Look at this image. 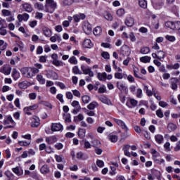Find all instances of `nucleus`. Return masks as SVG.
Here are the masks:
<instances>
[{
  "label": "nucleus",
  "instance_id": "79ce46f5",
  "mask_svg": "<svg viewBox=\"0 0 180 180\" xmlns=\"http://www.w3.org/2000/svg\"><path fill=\"white\" fill-rule=\"evenodd\" d=\"M163 6H164V3L163 2H158V3H155L153 5L155 9H156V10L161 9Z\"/></svg>",
  "mask_w": 180,
  "mask_h": 180
},
{
  "label": "nucleus",
  "instance_id": "f3484780",
  "mask_svg": "<svg viewBox=\"0 0 180 180\" xmlns=\"http://www.w3.org/2000/svg\"><path fill=\"white\" fill-rule=\"evenodd\" d=\"M155 140L158 144H162L164 143V136L161 134H156L155 136Z\"/></svg>",
  "mask_w": 180,
  "mask_h": 180
},
{
  "label": "nucleus",
  "instance_id": "1a4fd4ad",
  "mask_svg": "<svg viewBox=\"0 0 180 180\" xmlns=\"http://www.w3.org/2000/svg\"><path fill=\"white\" fill-rule=\"evenodd\" d=\"M114 122H115V123H117V124H118V126L122 127V129H123L126 131H127V130H129V129L127 128V126H126V124H124V122H123L122 120L114 119Z\"/></svg>",
  "mask_w": 180,
  "mask_h": 180
},
{
  "label": "nucleus",
  "instance_id": "5fc2aeb1",
  "mask_svg": "<svg viewBox=\"0 0 180 180\" xmlns=\"http://www.w3.org/2000/svg\"><path fill=\"white\" fill-rule=\"evenodd\" d=\"M35 8H37L39 11H43L44 9V6L40 3H36Z\"/></svg>",
  "mask_w": 180,
  "mask_h": 180
},
{
  "label": "nucleus",
  "instance_id": "0eeeda50",
  "mask_svg": "<svg viewBox=\"0 0 180 180\" xmlns=\"http://www.w3.org/2000/svg\"><path fill=\"white\" fill-rule=\"evenodd\" d=\"M63 129H64V127L60 123L52 124V126L51 128L52 131H63Z\"/></svg>",
  "mask_w": 180,
  "mask_h": 180
},
{
  "label": "nucleus",
  "instance_id": "5701e85b",
  "mask_svg": "<svg viewBox=\"0 0 180 180\" xmlns=\"http://www.w3.org/2000/svg\"><path fill=\"white\" fill-rule=\"evenodd\" d=\"M86 133V130H85V129H79L78 131V136L80 139H84V137H85Z\"/></svg>",
  "mask_w": 180,
  "mask_h": 180
},
{
  "label": "nucleus",
  "instance_id": "f704fd0d",
  "mask_svg": "<svg viewBox=\"0 0 180 180\" xmlns=\"http://www.w3.org/2000/svg\"><path fill=\"white\" fill-rule=\"evenodd\" d=\"M83 29L85 33H91V32H92V26L89 24L87 25H84Z\"/></svg>",
  "mask_w": 180,
  "mask_h": 180
},
{
  "label": "nucleus",
  "instance_id": "4468645a",
  "mask_svg": "<svg viewBox=\"0 0 180 180\" xmlns=\"http://www.w3.org/2000/svg\"><path fill=\"white\" fill-rule=\"evenodd\" d=\"M13 172L18 175V176H20L23 175V170L20 167L17 166L16 167H14L12 169Z\"/></svg>",
  "mask_w": 180,
  "mask_h": 180
},
{
  "label": "nucleus",
  "instance_id": "338daca9",
  "mask_svg": "<svg viewBox=\"0 0 180 180\" xmlns=\"http://www.w3.org/2000/svg\"><path fill=\"white\" fill-rule=\"evenodd\" d=\"M174 29L176 30H180V21L174 22Z\"/></svg>",
  "mask_w": 180,
  "mask_h": 180
},
{
  "label": "nucleus",
  "instance_id": "a19ab883",
  "mask_svg": "<svg viewBox=\"0 0 180 180\" xmlns=\"http://www.w3.org/2000/svg\"><path fill=\"white\" fill-rule=\"evenodd\" d=\"M18 144L19 146H21V147H27V146H30V142H27L26 141H19Z\"/></svg>",
  "mask_w": 180,
  "mask_h": 180
},
{
  "label": "nucleus",
  "instance_id": "3c124183",
  "mask_svg": "<svg viewBox=\"0 0 180 180\" xmlns=\"http://www.w3.org/2000/svg\"><path fill=\"white\" fill-rule=\"evenodd\" d=\"M129 103H130V105H131V106H129V108H134L135 106H137L138 102L135 99H131L129 101Z\"/></svg>",
  "mask_w": 180,
  "mask_h": 180
},
{
  "label": "nucleus",
  "instance_id": "864d4df0",
  "mask_svg": "<svg viewBox=\"0 0 180 180\" xmlns=\"http://www.w3.org/2000/svg\"><path fill=\"white\" fill-rule=\"evenodd\" d=\"M117 16L122 17L123 15H124V9L120 8L117 11Z\"/></svg>",
  "mask_w": 180,
  "mask_h": 180
},
{
  "label": "nucleus",
  "instance_id": "4be33fe9",
  "mask_svg": "<svg viewBox=\"0 0 180 180\" xmlns=\"http://www.w3.org/2000/svg\"><path fill=\"white\" fill-rule=\"evenodd\" d=\"M19 88L20 89H26L29 86V82L27 81H24L18 84Z\"/></svg>",
  "mask_w": 180,
  "mask_h": 180
},
{
  "label": "nucleus",
  "instance_id": "dca6fc26",
  "mask_svg": "<svg viewBox=\"0 0 180 180\" xmlns=\"http://www.w3.org/2000/svg\"><path fill=\"white\" fill-rule=\"evenodd\" d=\"M46 143H48V144H54V143H56L57 141V136H52L46 137Z\"/></svg>",
  "mask_w": 180,
  "mask_h": 180
},
{
  "label": "nucleus",
  "instance_id": "393cba45",
  "mask_svg": "<svg viewBox=\"0 0 180 180\" xmlns=\"http://www.w3.org/2000/svg\"><path fill=\"white\" fill-rule=\"evenodd\" d=\"M37 79L39 82V84H41L42 85H44L46 84V79L43 77V75H38L37 76Z\"/></svg>",
  "mask_w": 180,
  "mask_h": 180
},
{
  "label": "nucleus",
  "instance_id": "774afa93",
  "mask_svg": "<svg viewBox=\"0 0 180 180\" xmlns=\"http://www.w3.org/2000/svg\"><path fill=\"white\" fill-rule=\"evenodd\" d=\"M174 151H180V141H179L178 143H176L174 148Z\"/></svg>",
  "mask_w": 180,
  "mask_h": 180
},
{
  "label": "nucleus",
  "instance_id": "09e8293b",
  "mask_svg": "<svg viewBox=\"0 0 180 180\" xmlns=\"http://www.w3.org/2000/svg\"><path fill=\"white\" fill-rule=\"evenodd\" d=\"M136 97L141 98H143V90L141 89H137L136 90Z\"/></svg>",
  "mask_w": 180,
  "mask_h": 180
},
{
  "label": "nucleus",
  "instance_id": "ea45409f",
  "mask_svg": "<svg viewBox=\"0 0 180 180\" xmlns=\"http://www.w3.org/2000/svg\"><path fill=\"white\" fill-rule=\"evenodd\" d=\"M165 25L166 27H169L170 29H175V25L174 22L168 21L165 22Z\"/></svg>",
  "mask_w": 180,
  "mask_h": 180
},
{
  "label": "nucleus",
  "instance_id": "69168bd1",
  "mask_svg": "<svg viewBox=\"0 0 180 180\" xmlns=\"http://www.w3.org/2000/svg\"><path fill=\"white\" fill-rule=\"evenodd\" d=\"M63 147V146L60 143L55 144V148H56L57 150H62Z\"/></svg>",
  "mask_w": 180,
  "mask_h": 180
},
{
  "label": "nucleus",
  "instance_id": "72a5a7b5",
  "mask_svg": "<svg viewBox=\"0 0 180 180\" xmlns=\"http://www.w3.org/2000/svg\"><path fill=\"white\" fill-rule=\"evenodd\" d=\"M72 106L73 108H75V109H77V110H81V105H79V102H78L77 101H72Z\"/></svg>",
  "mask_w": 180,
  "mask_h": 180
},
{
  "label": "nucleus",
  "instance_id": "680f3d73",
  "mask_svg": "<svg viewBox=\"0 0 180 180\" xmlns=\"http://www.w3.org/2000/svg\"><path fill=\"white\" fill-rule=\"evenodd\" d=\"M56 85L60 88V89H65V84L63 82H56Z\"/></svg>",
  "mask_w": 180,
  "mask_h": 180
},
{
  "label": "nucleus",
  "instance_id": "423d86ee",
  "mask_svg": "<svg viewBox=\"0 0 180 180\" xmlns=\"http://www.w3.org/2000/svg\"><path fill=\"white\" fill-rule=\"evenodd\" d=\"M81 70L83 71L84 75H89V77H94V72L89 68H85L84 65L81 66Z\"/></svg>",
  "mask_w": 180,
  "mask_h": 180
},
{
  "label": "nucleus",
  "instance_id": "0e129e2a",
  "mask_svg": "<svg viewBox=\"0 0 180 180\" xmlns=\"http://www.w3.org/2000/svg\"><path fill=\"white\" fill-rule=\"evenodd\" d=\"M92 147V145H91V143L88 141H84V148H91Z\"/></svg>",
  "mask_w": 180,
  "mask_h": 180
},
{
  "label": "nucleus",
  "instance_id": "4c0bfd02",
  "mask_svg": "<svg viewBox=\"0 0 180 180\" xmlns=\"http://www.w3.org/2000/svg\"><path fill=\"white\" fill-rule=\"evenodd\" d=\"M162 58H165V52L162 51H158V59L162 60Z\"/></svg>",
  "mask_w": 180,
  "mask_h": 180
},
{
  "label": "nucleus",
  "instance_id": "58836bf2",
  "mask_svg": "<svg viewBox=\"0 0 180 180\" xmlns=\"http://www.w3.org/2000/svg\"><path fill=\"white\" fill-rule=\"evenodd\" d=\"M1 14H2V16H11V15H12V12H11V11L9 10H6V9H3L1 11Z\"/></svg>",
  "mask_w": 180,
  "mask_h": 180
},
{
  "label": "nucleus",
  "instance_id": "20e7f679",
  "mask_svg": "<svg viewBox=\"0 0 180 180\" xmlns=\"http://www.w3.org/2000/svg\"><path fill=\"white\" fill-rule=\"evenodd\" d=\"M179 82V79L176 77H173L170 79V85L172 89L174 91H176L178 89V83Z\"/></svg>",
  "mask_w": 180,
  "mask_h": 180
},
{
  "label": "nucleus",
  "instance_id": "603ef678",
  "mask_svg": "<svg viewBox=\"0 0 180 180\" xmlns=\"http://www.w3.org/2000/svg\"><path fill=\"white\" fill-rule=\"evenodd\" d=\"M134 75L136 78L142 79L141 76L140 75H139V69L138 68H134Z\"/></svg>",
  "mask_w": 180,
  "mask_h": 180
},
{
  "label": "nucleus",
  "instance_id": "ddd939ff",
  "mask_svg": "<svg viewBox=\"0 0 180 180\" xmlns=\"http://www.w3.org/2000/svg\"><path fill=\"white\" fill-rule=\"evenodd\" d=\"M39 122V117H34L32 119V123H31L32 127H39L40 126V122Z\"/></svg>",
  "mask_w": 180,
  "mask_h": 180
},
{
  "label": "nucleus",
  "instance_id": "9b49d317",
  "mask_svg": "<svg viewBox=\"0 0 180 180\" xmlns=\"http://www.w3.org/2000/svg\"><path fill=\"white\" fill-rule=\"evenodd\" d=\"M117 89L122 92V91H125L127 92V86H126L125 84H124L122 82H117Z\"/></svg>",
  "mask_w": 180,
  "mask_h": 180
},
{
  "label": "nucleus",
  "instance_id": "2f4dec72",
  "mask_svg": "<svg viewBox=\"0 0 180 180\" xmlns=\"http://www.w3.org/2000/svg\"><path fill=\"white\" fill-rule=\"evenodd\" d=\"M92 147H94L95 148L98 147H101V141H98L97 139H94L91 141Z\"/></svg>",
  "mask_w": 180,
  "mask_h": 180
},
{
  "label": "nucleus",
  "instance_id": "cd10ccee",
  "mask_svg": "<svg viewBox=\"0 0 180 180\" xmlns=\"http://www.w3.org/2000/svg\"><path fill=\"white\" fill-rule=\"evenodd\" d=\"M63 119L66 123H71V115L70 113L63 114Z\"/></svg>",
  "mask_w": 180,
  "mask_h": 180
},
{
  "label": "nucleus",
  "instance_id": "8fccbe9b",
  "mask_svg": "<svg viewBox=\"0 0 180 180\" xmlns=\"http://www.w3.org/2000/svg\"><path fill=\"white\" fill-rule=\"evenodd\" d=\"M104 18L105 19H106V20H109L110 22H112V20H113V16H112V14H110V13H107Z\"/></svg>",
  "mask_w": 180,
  "mask_h": 180
},
{
  "label": "nucleus",
  "instance_id": "f257e3e1",
  "mask_svg": "<svg viewBox=\"0 0 180 180\" xmlns=\"http://www.w3.org/2000/svg\"><path fill=\"white\" fill-rule=\"evenodd\" d=\"M21 72L25 78H32L39 72V70L35 68H25L21 70Z\"/></svg>",
  "mask_w": 180,
  "mask_h": 180
},
{
  "label": "nucleus",
  "instance_id": "2eb2a0df",
  "mask_svg": "<svg viewBox=\"0 0 180 180\" xmlns=\"http://www.w3.org/2000/svg\"><path fill=\"white\" fill-rule=\"evenodd\" d=\"M83 46L84 49H91V47H94V44H92V41L89 39H85L84 41Z\"/></svg>",
  "mask_w": 180,
  "mask_h": 180
},
{
  "label": "nucleus",
  "instance_id": "13d9d810",
  "mask_svg": "<svg viewBox=\"0 0 180 180\" xmlns=\"http://www.w3.org/2000/svg\"><path fill=\"white\" fill-rule=\"evenodd\" d=\"M115 78H117V79H122L123 75L120 72H116L115 73Z\"/></svg>",
  "mask_w": 180,
  "mask_h": 180
},
{
  "label": "nucleus",
  "instance_id": "bb28decb",
  "mask_svg": "<svg viewBox=\"0 0 180 180\" xmlns=\"http://www.w3.org/2000/svg\"><path fill=\"white\" fill-rule=\"evenodd\" d=\"M150 60H151V57L150 56H146L140 58V61L141 63H150Z\"/></svg>",
  "mask_w": 180,
  "mask_h": 180
},
{
  "label": "nucleus",
  "instance_id": "7ed1b4c3",
  "mask_svg": "<svg viewBox=\"0 0 180 180\" xmlns=\"http://www.w3.org/2000/svg\"><path fill=\"white\" fill-rule=\"evenodd\" d=\"M21 7L22 8V11H24V12H27L28 13H32V12H33V6L29 3L22 4Z\"/></svg>",
  "mask_w": 180,
  "mask_h": 180
},
{
  "label": "nucleus",
  "instance_id": "aec40b11",
  "mask_svg": "<svg viewBox=\"0 0 180 180\" xmlns=\"http://www.w3.org/2000/svg\"><path fill=\"white\" fill-rule=\"evenodd\" d=\"M20 77V73H19V72L18 71V70L16 69H13V72H12V77L13 78V79L15 81L19 79V77Z\"/></svg>",
  "mask_w": 180,
  "mask_h": 180
},
{
  "label": "nucleus",
  "instance_id": "4d7b16f0",
  "mask_svg": "<svg viewBox=\"0 0 180 180\" xmlns=\"http://www.w3.org/2000/svg\"><path fill=\"white\" fill-rule=\"evenodd\" d=\"M101 56L103 57V58H105V60H109L110 58V55L108 52H103L101 53Z\"/></svg>",
  "mask_w": 180,
  "mask_h": 180
},
{
  "label": "nucleus",
  "instance_id": "b1692460",
  "mask_svg": "<svg viewBox=\"0 0 180 180\" xmlns=\"http://www.w3.org/2000/svg\"><path fill=\"white\" fill-rule=\"evenodd\" d=\"M107 75H108L106 74V72L98 73V78L99 81H105Z\"/></svg>",
  "mask_w": 180,
  "mask_h": 180
},
{
  "label": "nucleus",
  "instance_id": "6e6552de",
  "mask_svg": "<svg viewBox=\"0 0 180 180\" xmlns=\"http://www.w3.org/2000/svg\"><path fill=\"white\" fill-rule=\"evenodd\" d=\"M86 18L84 13H79L73 15V20L75 22L78 23L80 20H84Z\"/></svg>",
  "mask_w": 180,
  "mask_h": 180
},
{
  "label": "nucleus",
  "instance_id": "bf43d9fd",
  "mask_svg": "<svg viewBox=\"0 0 180 180\" xmlns=\"http://www.w3.org/2000/svg\"><path fill=\"white\" fill-rule=\"evenodd\" d=\"M166 40H168L169 41H175V37L174 36H169L167 35L165 37Z\"/></svg>",
  "mask_w": 180,
  "mask_h": 180
},
{
  "label": "nucleus",
  "instance_id": "412c9836",
  "mask_svg": "<svg viewBox=\"0 0 180 180\" xmlns=\"http://www.w3.org/2000/svg\"><path fill=\"white\" fill-rule=\"evenodd\" d=\"M98 106H99L98 102L93 101L87 105V108H89V110H94V109H95V108H98Z\"/></svg>",
  "mask_w": 180,
  "mask_h": 180
},
{
  "label": "nucleus",
  "instance_id": "7c9ffc66",
  "mask_svg": "<svg viewBox=\"0 0 180 180\" xmlns=\"http://www.w3.org/2000/svg\"><path fill=\"white\" fill-rule=\"evenodd\" d=\"M169 131H175L176 130V125L174 123H170L167 126Z\"/></svg>",
  "mask_w": 180,
  "mask_h": 180
},
{
  "label": "nucleus",
  "instance_id": "e2e57ef3",
  "mask_svg": "<svg viewBox=\"0 0 180 180\" xmlns=\"http://www.w3.org/2000/svg\"><path fill=\"white\" fill-rule=\"evenodd\" d=\"M94 151L96 154H97L98 155H101L103 150L97 147V148H95Z\"/></svg>",
  "mask_w": 180,
  "mask_h": 180
},
{
  "label": "nucleus",
  "instance_id": "6ab92c4d",
  "mask_svg": "<svg viewBox=\"0 0 180 180\" xmlns=\"http://www.w3.org/2000/svg\"><path fill=\"white\" fill-rule=\"evenodd\" d=\"M40 172L44 175H46V174H49V172H50V167H49V165H44V166L41 167Z\"/></svg>",
  "mask_w": 180,
  "mask_h": 180
},
{
  "label": "nucleus",
  "instance_id": "6e6d98bb",
  "mask_svg": "<svg viewBox=\"0 0 180 180\" xmlns=\"http://www.w3.org/2000/svg\"><path fill=\"white\" fill-rule=\"evenodd\" d=\"M72 93L74 96H77V98H81V93L79 92V91L77 89L72 90Z\"/></svg>",
  "mask_w": 180,
  "mask_h": 180
},
{
  "label": "nucleus",
  "instance_id": "c85d7f7f",
  "mask_svg": "<svg viewBox=\"0 0 180 180\" xmlns=\"http://www.w3.org/2000/svg\"><path fill=\"white\" fill-rule=\"evenodd\" d=\"M139 5L143 9H146L147 8V1L146 0H139Z\"/></svg>",
  "mask_w": 180,
  "mask_h": 180
},
{
  "label": "nucleus",
  "instance_id": "a878e982",
  "mask_svg": "<svg viewBox=\"0 0 180 180\" xmlns=\"http://www.w3.org/2000/svg\"><path fill=\"white\" fill-rule=\"evenodd\" d=\"M7 120L8 122H10V123H12L13 125H10L7 127L6 129H11L12 127H15V126L16 125V123H15V121H13V119L12 118L11 116H8L7 117Z\"/></svg>",
  "mask_w": 180,
  "mask_h": 180
},
{
  "label": "nucleus",
  "instance_id": "c03bdc74",
  "mask_svg": "<svg viewBox=\"0 0 180 180\" xmlns=\"http://www.w3.org/2000/svg\"><path fill=\"white\" fill-rule=\"evenodd\" d=\"M156 115L158 117H160V119H162V117H164V113L162 112V110H161V108L156 110Z\"/></svg>",
  "mask_w": 180,
  "mask_h": 180
},
{
  "label": "nucleus",
  "instance_id": "e433bc0d",
  "mask_svg": "<svg viewBox=\"0 0 180 180\" xmlns=\"http://www.w3.org/2000/svg\"><path fill=\"white\" fill-rule=\"evenodd\" d=\"M140 53L141 54H148L150 53V48L147 46L143 47L141 49Z\"/></svg>",
  "mask_w": 180,
  "mask_h": 180
},
{
  "label": "nucleus",
  "instance_id": "c9c22d12",
  "mask_svg": "<svg viewBox=\"0 0 180 180\" xmlns=\"http://www.w3.org/2000/svg\"><path fill=\"white\" fill-rule=\"evenodd\" d=\"M68 61L70 64H73L75 65H77V64H78V60H77V58H75V56L70 57Z\"/></svg>",
  "mask_w": 180,
  "mask_h": 180
},
{
  "label": "nucleus",
  "instance_id": "de8ad7c7",
  "mask_svg": "<svg viewBox=\"0 0 180 180\" xmlns=\"http://www.w3.org/2000/svg\"><path fill=\"white\" fill-rule=\"evenodd\" d=\"M109 140H110V141L112 143H116V141H117V136H116V135H110L109 136Z\"/></svg>",
  "mask_w": 180,
  "mask_h": 180
},
{
  "label": "nucleus",
  "instance_id": "a211bd4d",
  "mask_svg": "<svg viewBox=\"0 0 180 180\" xmlns=\"http://www.w3.org/2000/svg\"><path fill=\"white\" fill-rule=\"evenodd\" d=\"M99 101L102 102V103H105V105H112V102H110V100L107 98L105 96H101L99 97Z\"/></svg>",
  "mask_w": 180,
  "mask_h": 180
},
{
  "label": "nucleus",
  "instance_id": "f8f14e48",
  "mask_svg": "<svg viewBox=\"0 0 180 180\" xmlns=\"http://www.w3.org/2000/svg\"><path fill=\"white\" fill-rule=\"evenodd\" d=\"M17 18L19 22H22V20H24V22H27V20H29L30 15L29 14L25 13L23 14H19Z\"/></svg>",
  "mask_w": 180,
  "mask_h": 180
},
{
  "label": "nucleus",
  "instance_id": "9d476101",
  "mask_svg": "<svg viewBox=\"0 0 180 180\" xmlns=\"http://www.w3.org/2000/svg\"><path fill=\"white\" fill-rule=\"evenodd\" d=\"M124 23L128 27H133V26H134V18L127 17L124 21Z\"/></svg>",
  "mask_w": 180,
  "mask_h": 180
},
{
  "label": "nucleus",
  "instance_id": "473e14b6",
  "mask_svg": "<svg viewBox=\"0 0 180 180\" xmlns=\"http://www.w3.org/2000/svg\"><path fill=\"white\" fill-rule=\"evenodd\" d=\"M82 101L83 103H89V101H91V97L87 95H84L82 96Z\"/></svg>",
  "mask_w": 180,
  "mask_h": 180
},
{
  "label": "nucleus",
  "instance_id": "49530a36",
  "mask_svg": "<svg viewBox=\"0 0 180 180\" xmlns=\"http://www.w3.org/2000/svg\"><path fill=\"white\" fill-rule=\"evenodd\" d=\"M96 164L99 168H103V167H105V162L101 160H97Z\"/></svg>",
  "mask_w": 180,
  "mask_h": 180
},
{
  "label": "nucleus",
  "instance_id": "052dcab7",
  "mask_svg": "<svg viewBox=\"0 0 180 180\" xmlns=\"http://www.w3.org/2000/svg\"><path fill=\"white\" fill-rule=\"evenodd\" d=\"M47 61V56H41L39 58V63H46Z\"/></svg>",
  "mask_w": 180,
  "mask_h": 180
},
{
  "label": "nucleus",
  "instance_id": "37998d69",
  "mask_svg": "<svg viewBox=\"0 0 180 180\" xmlns=\"http://www.w3.org/2000/svg\"><path fill=\"white\" fill-rule=\"evenodd\" d=\"M44 34L46 37H50V36H51V30L49 28H44Z\"/></svg>",
  "mask_w": 180,
  "mask_h": 180
},
{
  "label": "nucleus",
  "instance_id": "a18cd8bd",
  "mask_svg": "<svg viewBox=\"0 0 180 180\" xmlns=\"http://www.w3.org/2000/svg\"><path fill=\"white\" fill-rule=\"evenodd\" d=\"M72 72L74 74H79V75H81V74H82V72H81V70H79V68H78V66L73 67Z\"/></svg>",
  "mask_w": 180,
  "mask_h": 180
},
{
  "label": "nucleus",
  "instance_id": "c756f323",
  "mask_svg": "<svg viewBox=\"0 0 180 180\" xmlns=\"http://www.w3.org/2000/svg\"><path fill=\"white\" fill-rule=\"evenodd\" d=\"M101 33H102V27H96L94 30V34L96 36H99L100 34H101Z\"/></svg>",
  "mask_w": 180,
  "mask_h": 180
},
{
  "label": "nucleus",
  "instance_id": "f03ea898",
  "mask_svg": "<svg viewBox=\"0 0 180 180\" xmlns=\"http://www.w3.org/2000/svg\"><path fill=\"white\" fill-rule=\"evenodd\" d=\"M56 9H57V3L54 0H46L45 12L53 13Z\"/></svg>",
  "mask_w": 180,
  "mask_h": 180
},
{
  "label": "nucleus",
  "instance_id": "39448f33",
  "mask_svg": "<svg viewBox=\"0 0 180 180\" xmlns=\"http://www.w3.org/2000/svg\"><path fill=\"white\" fill-rule=\"evenodd\" d=\"M12 72V68L9 65H4L2 68H0V72L4 74V75H10Z\"/></svg>",
  "mask_w": 180,
  "mask_h": 180
}]
</instances>
